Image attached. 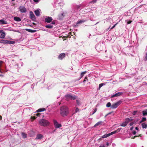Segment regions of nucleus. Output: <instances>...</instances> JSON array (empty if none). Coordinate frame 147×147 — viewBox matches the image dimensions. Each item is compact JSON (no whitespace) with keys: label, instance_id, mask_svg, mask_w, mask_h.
Here are the masks:
<instances>
[{"label":"nucleus","instance_id":"31","mask_svg":"<svg viewBox=\"0 0 147 147\" xmlns=\"http://www.w3.org/2000/svg\"><path fill=\"white\" fill-rule=\"evenodd\" d=\"M15 43L14 41H11L10 40H7V44H14Z\"/></svg>","mask_w":147,"mask_h":147},{"label":"nucleus","instance_id":"56","mask_svg":"<svg viewBox=\"0 0 147 147\" xmlns=\"http://www.w3.org/2000/svg\"><path fill=\"white\" fill-rule=\"evenodd\" d=\"M132 127H131V128H130L131 130H132Z\"/></svg>","mask_w":147,"mask_h":147},{"label":"nucleus","instance_id":"62","mask_svg":"<svg viewBox=\"0 0 147 147\" xmlns=\"http://www.w3.org/2000/svg\"><path fill=\"white\" fill-rule=\"evenodd\" d=\"M142 147H143V146Z\"/></svg>","mask_w":147,"mask_h":147},{"label":"nucleus","instance_id":"55","mask_svg":"<svg viewBox=\"0 0 147 147\" xmlns=\"http://www.w3.org/2000/svg\"><path fill=\"white\" fill-rule=\"evenodd\" d=\"M85 81H86V80H85V79H84V81H83V82H85Z\"/></svg>","mask_w":147,"mask_h":147},{"label":"nucleus","instance_id":"44","mask_svg":"<svg viewBox=\"0 0 147 147\" xmlns=\"http://www.w3.org/2000/svg\"><path fill=\"white\" fill-rule=\"evenodd\" d=\"M31 117V118L32 119V120H34L36 119V118L34 117Z\"/></svg>","mask_w":147,"mask_h":147},{"label":"nucleus","instance_id":"40","mask_svg":"<svg viewBox=\"0 0 147 147\" xmlns=\"http://www.w3.org/2000/svg\"><path fill=\"white\" fill-rule=\"evenodd\" d=\"M137 112H138V111H135L133 112L132 113V114L134 115H136V113Z\"/></svg>","mask_w":147,"mask_h":147},{"label":"nucleus","instance_id":"41","mask_svg":"<svg viewBox=\"0 0 147 147\" xmlns=\"http://www.w3.org/2000/svg\"><path fill=\"white\" fill-rule=\"evenodd\" d=\"M97 111V109H95L94 110V111L93 113H92V115L94 114Z\"/></svg>","mask_w":147,"mask_h":147},{"label":"nucleus","instance_id":"6","mask_svg":"<svg viewBox=\"0 0 147 147\" xmlns=\"http://www.w3.org/2000/svg\"><path fill=\"white\" fill-rule=\"evenodd\" d=\"M121 101H119L118 102L112 104L111 106V108L114 109L117 108L121 103Z\"/></svg>","mask_w":147,"mask_h":147},{"label":"nucleus","instance_id":"60","mask_svg":"<svg viewBox=\"0 0 147 147\" xmlns=\"http://www.w3.org/2000/svg\"><path fill=\"white\" fill-rule=\"evenodd\" d=\"M109 114H110V113H109L108 114H107V115H106V116L107 115H108Z\"/></svg>","mask_w":147,"mask_h":147},{"label":"nucleus","instance_id":"45","mask_svg":"<svg viewBox=\"0 0 147 147\" xmlns=\"http://www.w3.org/2000/svg\"><path fill=\"white\" fill-rule=\"evenodd\" d=\"M35 2H38L39 1V0H33Z\"/></svg>","mask_w":147,"mask_h":147},{"label":"nucleus","instance_id":"2","mask_svg":"<svg viewBox=\"0 0 147 147\" xmlns=\"http://www.w3.org/2000/svg\"><path fill=\"white\" fill-rule=\"evenodd\" d=\"M39 124L41 126H46L49 125L48 121L45 119H40L39 122Z\"/></svg>","mask_w":147,"mask_h":147},{"label":"nucleus","instance_id":"7","mask_svg":"<svg viewBox=\"0 0 147 147\" xmlns=\"http://www.w3.org/2000/svg\"><path fill=\"white\" fill-rule=\"evenodd\" d=\"M54 123L55 127L56 128H59L62 126L61 124L59 123L56 120H54Z\"/></svg>","mask_w":147,"mask_h":147},{"label":"nucleus","instance_id":"9","mask_svg":"<svg viewBox=\"0 0 147 147\" xmlns=\"http://www.w3.org/2000/svg\"><path fill=\"white\" fill-rule=\"evenodd\" d=\"M30 17L34 21L36 20V18L33 12L30 11Z\"/></svg>","mask_w":147,"mask_h":147},{"label":"nucleus","instance_id":"25","mask_svg":"<svg viewBox=\"0 0 147 147\" xmlns=\"http://www.w3.org/2000/svg\"><path fill=\"white\" fill-rule=\"evenodd\" d=\"M142 113L144 116L146 115H147V109L143 110Z\"/></svg>","mask_w":147,"mask_h":147},{"label":"nucleus","instance_id":"47","mask_svg":"<svg viewBox=\"0 0 147 147\" xmlns=\"http://www.w3.org/2000/svg\"><path fill=\"white\" fill-rule=\"evenodd\" d=\"M40 115V113H37L36 114V115L38 117Z\"/></svg>","mask_w":147,"mask_h":147},{"label":"nucleus","instance_id":"58","mask_svg":"<svg viewBox=\"0 0 147 147\" xmlns=\"http://www.w3.org/2000/svg\"><path fill=\"white\" fill-rule=\"evenodd\" d=\"M15 0H11V1H14Z\"/></svg>","mask_w":147,"mask_h":147},{"label":"nucleus","instance_id":"27","mask_svg":"<svg viewBox=\"0 0 147 147\" xmlns=\"http://www.w3.org/2000/svg\"><path fill=\"white\" fill-rule=\"evenodd\" d=\"M105 84L104 83H101L99 84L98 89L100 90V88L104 85H105Z\"/></svg>","mask_w":147,"mask_h":147},{"label":"nucleus","instance_id":"23","mask_svg":"<svg viewBox=\"0 0 147 147\" xmlns=\"http://www.w3.org/2000/svg\"><path fill=\"white\" fill-rule=\"evenodd\" d=\"M102 122L101 121H99L96 123L94 125V127L102 125Z\"/></svg>","mask_w":147,"mask_h":147},{"label":"nucleus","instance_id":"22","mask_svg":"<svg viewBox=\"0 0 147 147\" xmlns=\"http://www.w3.org/2000/svg\"><path fill=\"white\" fill-rule=\"evenodd\" d=\"M7 24V22L3 20H0V24Z\"/></svg>","mask_w":147,"mask_h":147},{"label":"nucleus","instance_id":"48","mask_svg":"<svg viewBox=\"0 0 147 147\" xmlns=\"http://www.w3.org/2000/svg\"><path fill=\"white\" fill-rule=\"evenodd\" d=\"M135 129L137 130H139V128L138 127H136L135 128Z\"/></svg>","mask_w":147,"mask_h":147},{"label":"nucleus","instance_id":"13","mask_svg":"<svg viewBox=\"0 0 147 147\" xmlns=\"http://www.w3.org/2000/svg\"><path fill=\"white\" fill-rule=\"evenodd\" d=\"M52 20L51 17H48L45 19V22L47 23H50Z\"/></svg>","mask_w":147,"mask_h":147},{"label":"nucleus","instance_id":"3","mask_svg":"<svg viewBox=\"0 0 147 147\" xmlns=\"http://www.w3.org/2000/svg\"><path fill=\"white\" fill-rule=\"evenodd\" d=\"M131 121V119H130L129 118H127L125 119L124 121L121 124L120 126L123 127H125L126 126L128 123Z\"/></svg>","mask_w":147,"mask_h":147},{"label":"nucleus","instance_id":"51","mask_svg":"<svg viewBox=\"0 0 147 147\" xmlns=\"http://www.w3.org/2000/svg\"><path fill=\"white\" fill-rule=\"evenodd\" d=\"M130 126H131L133 125V123H131L130 124Z\"/></svg>","mask_w":147,"mask_h":147},{"label":"nucleus","instance_id":"59","mask_svg":"<svg viewBox=\"0 0 147 147\" xmlns=\"http://www.w3.org/2000/svg\"><path fill=\"white\" fill-rule=\"evenodd\" d=\"M14 31L16 32H18V31H16V30H15V31Z\"/></svg>","mask_w":147,"mask_h":147},{"label":"nucleus","instance_id":"19","mask_svg":"<svg viewBox=\"0 0 147 147\" xmlns=\"http://www.w3.org/2000/svg\"><path fill=\"white\" fill-rule=\"evenodd\" d=\"M100 47V45L98 44L96 45L95 48L98 51H100L102 50L101 49H100L99 48Z\"/></svg>","mask_w":147,"mask_h":147},{"label":"nucleus","instance_id":"16","mask_svg":"<svg viewBox=\"0 0 147 147\" xmlns=\"http://www.w3.org/2000/svg\"><path fill=\"white\" fill-rule=\"evenodd\" d=\"M43 138V135L41 134H39L37 135L35 138L36 139H40Z\"/></svg>","mask_w":147,"mask_h":147},{"label":"nucleus","instance_id":"38","mask_svg":"<svg viewBox=\"0 0 147 147\" xmlns=\"http://www.w3.org/2000/svg\"><path fill=\"white\" fill-rule=\"evenodd\" d=\"M25 30H26L27 31H28V32H32V30L30 29H25Z\"/></svg>","mask_w":147,"mask_h":147},{"label":"nucleus","instance_id":"43","mask_svg":"<svg viewBox=\"0 0 147 147\" xmlns=\"http://www.w3.org/2000/svg\"><path fill=\"white\" fill-rule=\"evenodd\" d=\"M144 60L145 61L147 60V55H146V56L144 59Z\"/></svg>","mask_w":147,"mask_h":147},{"label":"nucleus","instance_id":"50","mask_svg":"<svg viewBox=\"0 0 147 147\" xmlns=\"http://www.w3.org/2000/svg\"><path fill=\"white\" fill-rule=\"evenodd\" d=\"M99 147H105L104 146H100Z\"/></svg>","mask_w":147,"mask_h":147},{"label":"nucleus","instance_id":"8","mask_svg":"<svg viewBox=\"0 0 147 147\" xmlns=\"http://www.w3.org/2000/svg\"><path fill=\"white\" fill-rule=\"evenodd\" d=\"M19 11L22 13H25L27 11L26 9L24 6H20L19 7Z\"/></svg>","mask_w":147,"mask_h":147},{"label":"nucleus","instance_id":"18","mask_svg":"<svg viewBox=\"0 0 147 147\" xmlns=\"http://www.w3.org/2000/svg\"><path fill=\"white\" fill-rule=\"evenodd\" d=\"M86 20H81L79 21H78L77 22V24H82L84 22H85L86 21Z\"/></svg>","mask_w":147,"mask_h":147},{"label":"nucleus","instance_id":"61","mask_svg":"<svg viewBox=\"0 0 147 147\" xmlns=\"http://www.w3.org/2000/svg\"><path fill=\"white\" fill-rule=\"evenodd\" d=\"M2 75H0V76H1Z\"/></svg>","mask_w":147,"mask_h":147},{"label":"nucleus","instance_id":"30","mask_svg":"<svg viewBox=\"0 0 147 147\" xmlns=\"http://www.w3.org/2000/svg\"><path fill=\"white\" fill-rule=\"evenodd\" d=\"M45 27L47 28H53V26L51 25H47L45 26Z\"/></svg>","mask_w":147,"mask_h":147},{"label":"nucleus","instance_id":"1","mask_svg":"<svg viewBox=\"0 0 147 147\" xmlns=\"http://www.w3.org/2000/svg\"><path fill=\"white\" fill-rule=\"evenodd\" d=\"M69 108L66 106H63L60 109V113L61 115L63 117L67 116L69 114Z\"/></svg>","mask_w":147,"mask_h":147},{"label":"nucleus","instance_id":"17","mask_svg":"<svg viewBox=\"0 0 147 147\" xmlns=\"http://www.w3.org/2000/svg\"><path fill=\"white\" fill-rule=\"evenodd\" d=\"M142 127L143 128L146 129L147 127V123L145 122L142 124Z\"/></svg>","mask_w":147,"mask_h":147},{"label":"nucleus","instance_id":"49","mask_svg":"<svg viewBox=\"0 0 147 147\" xmlns=\"http://www.w3.org/2000/svg\"><path fill=\"white\" fill-rule=\"evenodd\" d=\"M106 145L107 146H108L109 145V144L108 142H107L106 143Z\"/></svg>","mask_w":147,"mask_h":147},{"label":"nucleus","instance_id":"35","mask_svg":"<svg viewBox=\"0 0 147 147\" xmlns=\"http://www.w3.org/2000/svg\"><path fill=\"white\" fill-rule=\"evenodd\" d=\"M126 22H127V24H130L131 22V21L128 20H126L125 21Z\"/></svg>","mask_w":147,"mask_h":147},{"label":"nucleus","instance_id":"24","mask_svg":"<svg viewBox=\"0 0 147 147\" xmlns=\"http://www.w3.org/2000/svg\"><path fill=\"white\" fill-rule=\"evenodd\" d=\"M46 110V109L45 108H42V109H40L38 110H37L36 111V112H41L42 111H43Z\"/></svg>","mask_w":147,"mask_h":147},{"label":"nucleus","instance_id":"20","mask_svg":"<svg viewBox=\"0 0 147 147\" xmlns=\"http://www.w3.org/2000/svg\"><path fill=\"white\" fill-rule=\"evenodd\" d=\"M14 20L17 22H20L21 21V19L20 18L17 17H15L14 18Z\"/></svg>","mask_w":147,"mask_h":147},{"label":"nucleus","instance_id":"42","mask_svg":"<svg viewBox=\"0 0 147 147\" xmlns=\"http://www.w3.org/2000/svg\"><path fill=\"white\" fill-rule=\"evenodd\" d=\"M117 24V23L116 24H115L111 28V29H112L114 28L116 26V25Z\"/></svg>","mask_w":147,"mask_h":147},{"label":"nucleus","instance_id":"54","mask_svg":"<svg viewBox=\"0 0 147 147\" xmlns=\"http://www.w3.org/2000/svg\"><path fill=\"white\" fill-rule=\"evenodd\" d=\"M86 79H87V77H86L85 78V79L86 80Z\"/></svg>","mask_w":147,"mask_h":147},{"label":"nucleus","instance_id":"32","mask_svg":"<svg viewBox=\"0 0 147 147\" xmlns=\"http://www.w3.org/2000/svg\"><path fill=\"white\" fill-rule=\"evenodd\" d=\"M106 106L107 107H111V103L110 102H109L106 104Z\"/></svg>","mask_w":147,"mask_h":147},{"label":"nucleus","instance_id":"15","mask_svg":"<svg viewBox=\"0 0 147 147\" xmlns=\"http://www.w3.org/2000/svg\"><path fill=\"white\" fill-rule=\"evenodd\" d=\"M65 13H62L59 15L58 16L59 19H62L65 16Z\"/></svg>","mask_w":147,"mask_h":147},{"label":"nucleus","instance_id":"14","mask_svg":"<svg viewBox=\"0 0 147 147\" xmlns=\"http://www.w3.org/2000/svg\"><path fill=\"white\" fill-rule=\"evenodd\" d=\"M40 10L39 9H37L34 11V13L36 16H39L40 15Z\"/></svg>","mask_w":147,"mask_h":147},{"label":"nucleus","instance_id":"10","mask_svg":"<svg viewBox=\"0 0 147 147\" xmlns=\"http://www.w3.org/2000/svg\"><path fill=\"white\" fill-rule=\"evenodd\" d=\"M5 35V32L2 30H0V38H4Z\"/></svg>","mask_w":147,"mask_h":147},{"label":"nucleus","instance_id":"28","mask_svg":"<svg viewBox=\"0 0 147 147\" xmlns=\"http://www.w3.org/2000/svg\"><path fill=\"white\" fill-rule=\"evenodd\" d=\"M86 72H87V71H86L82 72L81 73V74L80 75V78H82L83 77V76H84V74H85L86 73Z\"/></svg>","mask_w":147,"mask_h":147},{"label":"nucleus","instance_id":"29","mask_svg":"<svg viewBox=\"0 0 147 147\" xmlns=\"http://www.w3.org/2000/svg\"><path fill=\"white\" fill-rule=\"evenodd\" d=\"M22 135L23 138H25L27 137L26 134L24 133H22Z\"/></svg>","mask_w":147,"mask_h":147},{"label":"nucleus","instance_id":"53","mask_svg":"<svg viewBox=\"0 0 147 147\" xmlns=\"http://www.w3.org/2000/svg\"><path fill=\"white\" fill-rule=\"evenodd\" d=\"M2 118L1 117L0 115V120Z\"/></svg>","mask_w":147,"mask_h":147},{"label":"nucleus","instance_id":"26","mask_svg":"<svg viewBox=\"0 0 147 147\" xmlns=\"http://www.w3.org/2000/svg\"><path fill=\"white\" fill-rule=\"evenodd\" d=\"M110 136L109 133L108 134H106L102 136V138H105L108 137Z\"/></svg>","mask_w":147,"mask_h":147},{"label":"nucleus","instance_id":"52","mask_svg":"<svg viewBox=\"0 0 147 147\" xmlns=\"http://www.w3.org/2000/svg\"><path fill=\"white\" fill-rule=\"evenodd\" d=\"M136 137H137V136H134V137L133 138H133V139H134V138H136Z\"/></svg>","mask_w":147,"mask_h":147},{"label":"nucleus","instance_id":"12","mask_svg":"<svg viewBox=\"0 0 147 147\" xmlns=\"http://www.w3.org/2000/svg\"><path fill=\"white\" fill-rule=\"evenodd\" d=\"M65 56V54L64 53H62L59 55L58 58L60 60H62Z\"/></svg>","mask_w":147,"mask_h":147},{"label":"nucleus","instance_id":"33","mask_svg":"<svg viewBox=\"0 0 147 147\" xmlns=\"http://www.w3.org/2000/svg\"><path fill=\"white\" fill-rule=\"evenodd\" d=\"M146 120V119L145 117H143L142 118V120L140 121V123H141L145 121Z\"/></svg>","mask_w":147,"mask_h":147},{"label":"nucleus","instance_id":"34","mask_svg":"<svg viewBox=\"0 0 147 147\" xmlns=\"http://www.w3.org/2000/svg\"><path fill=\"white\" fill-rule=\"evenodd\" d=\"M117 131H116V130H115V131H114L110 133H109L110 134V136L111 135L113 134H115L116 133H117Z\"/></svg>","mask_w":147,"mask_h":147},{"label":"nucleus","instance_id":"36","mask_svg":"<svg viewBox=\"0 0 147 147\" xmlns=\"http://www.w3.org/2000/svg\"><path fill=\"white\" fill-rule=\"evenodd\" d=\"M79 109L78 108L76 107L75 109V113H76L78 112H79Z\"/></svg>","mask_w":147,"mask_h":147},{"label":"nucleus","instance_id":"57","mask_svg":"<svg viewBox=\"0 0 147 147\" xmlns=\"http://www.w3.org/2000/svg\"><path fill=\"white\" fill-rule=\"evenodd\" d=\"M52 24H55V23H54V22H53L52 23Z\"/></svg>","mask_w":147,"mask_h":147},{"label":"nucleus","instance_id":"46","mask_svg":"<svg viewBox=\"0 0 147 147\" xmlns=\"http://www.w3.org/2000/svg\"><path fill=\"white\" fill-rule=\"evenodd\" d=\"M132 134H134V135H135L136 134V131H133L132 132Z\"/></svg>","mask_w":147,"mask_h":147},{"label":"nucleus","instance_id":"37","mask_svg":"<svg viewBox=\"0 0 147 147\" xmlns=\"http://www.w3.org/2000/svg\"><path fill=\"white\" fill-rule=\"evenodd\" d=\"M76 102L77 104V105H81V103L78 100H77Z\"/></svg>","mask_w":147,"mask_h":147},{"label":"nucleus","instance_id":"21","mask_svg":"<svg viewBox=\"0 0 147 147\" xmlns=\"http://www.w3.org/2000/svg\"><path fill=\"white\" fill-rule=\"evenodd\" d=\"M7 40H2L0 41V43L3 44H7Z\"/></svg>","mask_w":147,"mask_h":147},{"label":"nucleus","instance_id":"4","mask_svg":"<svg viewBox=\"0 0 147 147\" xmlns=\"http://www.w3.org/2000/svg\"><path fill=\"white\" fill-rule=\"evenodd\" d=\"M80 5H75L73 7V9H72L71 12L73 13H75L77 11L79 10L80 9Z\"/></svg>","mask_w":147,"mask_h":147},{"label":"nucleus","instance_id":"5","mask_svg":"<svg viewBox=\"0 0 147 147\" xmlns=\"http://www.w3.org/2000/svg\"><path fill=\"white\" fill-rule=\"evenodd\" d=\"M65 98L67 100L69 99L74 100L76 98V97L71 95L70 94H67L65 96Z\"/></svg>","mask_w":147,"mask_h":147},{"label":"nucleus","instance_id":"11","mask_svg":"<svg viewBox=\"0 0 147 147\" xmlns=\"http://www.w3.org/2000/svg\"><path fill=\"white\" fill-rule=\"evenodd\" d=\"M122 94V93L121 92H118L115 94H113L111 96V98H113L115 97H117L119 96Z\"/></svg>","mask_w":147,"mask_h":147},{"label":"nucleus","instance_id":"39","mask_svg":"<svg viewBox=\"0 0 147 147\" xmlns=\"http://www.w3.org/2000/svg\"><path fill=\"white\" fill-rule=\"evenodd\" d=\"M121 129V128H119L118 129H117L116 130V131H117V132H119V131H120Z\"/></svg>","mask_w":147,"mask_h":147}]
</instances>
